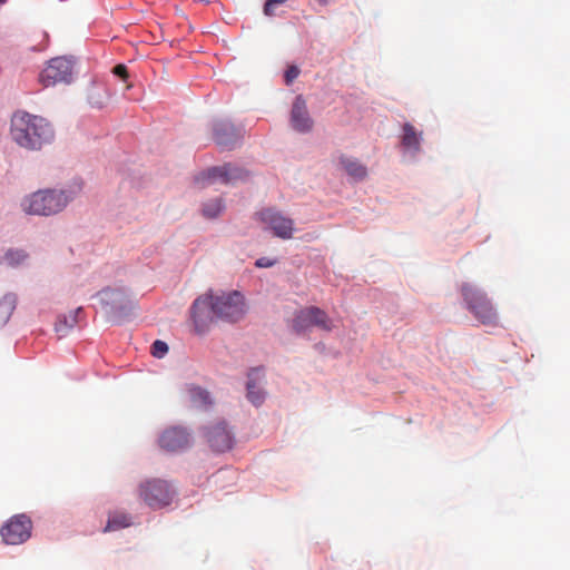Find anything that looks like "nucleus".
<instances>
[{"instance_id":"34","label":"nucleus","mask_w":570,"mask_h":570,"mask_svg":"<svg viewBox=\"0 0 570 570\" xmlns=\"http://www.w3.org/2000/svg\"><path fill=\"white\" fill-rule=\"evenodd\" d=\"M7 0H0V7L6 3Z\"/></svg>"},{"instance_id":"13","label":"nucleus","mask_w":570,"mask_h":570,"mask_svg":"<svg viewBox=\"0 0 570 570\" xmlns=\"http://www.w3.org/2000/svg\"><path fill=\"white\" fill-rule=\"evenodd\" d=\"M215 142L223 149H232L238 140V132L235 127L225 120H217L213 125Z\"/></svg>"},{"instance_id":"14","label":"nucleus","mask_w":570,"mask_h":570,"mask_svg":"<svg viewBox=\"0 0 570 570\" xmlns=\"http://www.w3.org/2000/svg\"><path fill=\"white\" fill-rule=\"evenodd\" d=\"M291 124L295 130L301 132L309 131L313 127V120L308 115L306 102L302 96H297L293 102Z\"/></svg>"},{"instance_id":"26","label":"nucleus","mask_w":570,"mask_h":570,"mask_svg":"<svg viewBox=\"0 0 570 570\" xmlns=\"http://www.w3.org/2000/svg\"><path fill=\"white\" fill-rule=\"evenodd\" d=\"M209 331V323H190L189 332L203 335Z\"/></svg>"},{"instance_id":"9","label":"nucleus","mask_w":570,"mask_h":570,"mask_svg":"<svg viewBox=\"0 0 570 570\" xmlns=\"http://www.w3.org/2000/svg\"><path fill=\"white\" fill-rule=\"evenodd\" d=\"M462 295L468 304V307L473 312L475 317L490 320L494 316L490 301L478 289L473 288L472 286L464 285L462 287Z\"/></svg>"},{"instance_id":"32","label":"nucleus","mask_w":570,"mask_h":570,"mask_svg":"<svg viewBox=\"0 0 570 570\" xmlns=\"http://www.w3.org/2000/svg\"><path fill=\"white\" fill-rule=\"evenodd\" d=\"M269 1L277 7V6L285 3L287 0H269Z\"/></svg>"},{"instance_id":"11","label":"nucleus","mask_w":570,"mask_h":570,"mask_svg":"<svg viewBox=\"0 0 570 570\" xmlns=\"http://www.w3.org/2000/svg\"><path fill=\"white\" fill-rule=\"evenodd\" d=\"M209 446L216 452H225L233 446V435L225 422H218L206 430Z\"/></svg>"},{"instance_id":"7","label":"nucleus","mask_w":570,"mask_h":570,"mask_svg":"<svg viewBox=\"0 0 570 570\" xmlns=\"http://www.w3.org/2000/svg\"><path fill=\"white\" fill-rule=\"evenodd\" d=\"M72 77V63L63 57L53 58L40 73V81L45 87L57 83H69Z\"/></svg>"},{"instance_id":"3","label":"nucleus","mask_w":570,"mask_h":570,"mask_svg":"<svg viewBox=\"0 0 570 570\" xmlns=\"http://www.w3.org/2000/svg\"><path fill=\"white\" fill-rule=\"evenodd\" d=\"M76 195L73 190L40 189L26 196L21 207L29 215L51 216L62 212Z\"/></svg>"},{"instance_id":"4","label":"nucleus","mask_w":570,"mask_h":570,"mask_svg":"<svg viewBox=\"0 0 570 570\" xmlns=\"http://www.w3.org/2000/svg\"><path fill=\"white\" fill-rule=\"evenodd\" d=\"M138 494L149 508L161 509L174 501L176 490L166 480L150 479L139 484Z\"/></svg>"},{"instance_id":"16","label":"nucleus","mask_w":570,"mask_h":570,"mask_svg":"<svg viewBox=\"0 0 570 570\" xmlns=\"http://www.w3.org/2000/svg\"><path fill=\"white\" fill-rule=\"evenodd\" d=\"M338 164L344 171L356 181L363 180L367 176V168L358 159L342 155Z\"/></svg>"},{"instance_id":"8","label":"nucleus","mask_w":570,"mask_h":570,"mask_svg":"<svg viewBox=\"0 0 570 570\" xmlns=\"http://www.w3.org/2000/svg\"><path fill=\"white\" fill-rule=\"evenodd\" d=\"M32 522L24 514L13 515L2 528L1 537L7 544H20L31 535Z\"/></svg>"},{"instance_id":"30","label":"nucleus","mask_w":570,"mask_h":570,"mask_svg":"<svg viewBox=\"0 0 570 570\" xmlns=\"http://www.w3.org/2000/svg\"><path fill=\"white\" fill-rule=\"evenodd\" d=\"M275 9H276V6H275V4H273L269 0H267V1L265 2V6H264V13H265L266 16H269V17L274 16V14H275Z\"/></svg>"},{"instance_id":"27","label":"nucleus","mask_w":570,"mask_h":570,"mask_svg":"<svg viewBox=\"0 0 570 570\" xmlns=\"http://www.w3.org/2000/svg\"><path fill=\"white\" fill-rule=\"evenodd\" d=\"M299 75V69L296 66H291L285 71V81L286 83H291L294 79H296Z\"/></svg>"},{"instance_id":"21","label":"nucleus","mask_w":570,"mask_h":570,"mask_svg":"<svg viewBox=\"0 0 570 570\" xmlns=\"http://www.w3.org/2000/svg\"><path fill=\"white\" fill-rule=\"evenodd\" d=\"M223 209L224 204L222 198H215L204 204L203 214L207 218H216Z\"/></svg>"},{"instance_id":"35","label":"nucleus","mask_w":570,"mask_h":570,"mask_svg":"<svg viewBox=\"0 0 570 570\" xmlns=\"http://www.w3.org/2000/svg\"><path fill=\"white\" fill-rule=\"evenodd\" d=\"M76 312H77V314L80 313L81 312V307H78Z\"/></svg>"},{"instance_id":"25","label":"nucleus","mask_w":570,"mask_h":570,"mask_svg":"<svg viewBox=\"0 0 570 570\" xmlns=\"http://www.w3.org/2000/svg\"><path fill=\"white\" fill-rule=\"evenodd\" d=\"M72 323H53V332L56 333L58 340L67 336L72 331Z\"/></svg>"},{"instance_id":"6","label":"nucleus","mask_w":570,"mask_h":570,"mask_svg":"<svg viewBox=\"0 0 570 570\" xmlns=\"http://www.w3.org/2000/svg\"><path fill=\"white\" fill-rule=\"evenodd\" d=\"M248 177V173L242 168L225 164L223 166H215L208 168L196 177V183L200 187L222 181L224 184H234L238 180H244Z\"/></svg>"},{"instance_id":"10","label":"nucleus","mask_w":570,"mask_h":570,"mask_svg":"<svg viewBox=\"0 0 570 570\" xmlns=\"http://www.w3.org/2000/svg\"><path fill=\"white\" fill-rule=\"evenodd\" d=\"M258 215L261 220L271 227L275 236L283 239L292 237L294 222L291 218L283 216L272 208L263 209Z\"/></svg>"},{"instance_id":"18","label":"nucleus","mask_w":570,"mask_h":570,"mask_svg":"<svg viewBox=\"0 0 570 570\" xmlns=\"http://www.w3.org/2000/svg\"><path fill=\"white\" fill-rule=\"evenodd\" d=\"M186 392L190 404L195 407L205 409L212 404L209 392L200 386L194 384L187 385Z\"/></svg>"},{"instance_id":"20","label":"nucleus","mask_w":570,"mask_h":570,"mask_svg":"<svg viewBox=\"0 0 570 570\" xmlns=\"http://www.w3.org/2000/svg\"><path fill=\"white\" fill-rule=\"evenodd\" d=\"M17 304V298L13 294L4 295L0 301V318H10Z\"/></svg>"},{"instance_id":"33","label":"nucleus","mask_w":570,"mask_h":570,"mask_svg":"<svg viewBox=\"0 0 570 570\" xmlns=\"http://www.w3.org/2000/svg\"><path fill=\"white\" fill-rule=\"evenodd\" d=\"M318 4L321 6H326L327 4V0H315Z\"/></svg>"},{"instance_id":"2","label":"nucleus","mask_w":570,"mask_h":570,"mask_svg":"<svg viewBox=\"0 0 570 570\" xmlns=\"http://www.w3.org/2000/svg\"><path fill=\"white\" fill-rule=\"evenodd\" d=\"M10 136L21 148L40 150L53 141L55 131L46 118L18 110L11 116Z\"/></svg>"},{"instance_id":"24","label":"nucleus","mask_w":570,"mask_h":570,"mask_svg":"<svg viewBox=\"0 0 570 570\" xmlns=\"http://www.w3.org/2000/svg\"><path fill=\"white\" fill-rule=\"evenodd\" d=\"M168 352V345L160 340H157L151 345V354L157 358H163Z\"/></svg>"},{"instance_id":"5","label":"nucleus","mask_w":570,"mask_h":570,"mask_svg":"<svg viewBox=\"0 0 570 570\" xmlns=\"http://www.w3.org/2000/svg\"><path fill=\"white\" fill-rule=\"evenodd\" d=\"M97 299L101 308L115 317L129 316L135 307L134 301L122 288H105L97 294Z\"/></svg>"},{"instance_id":"22","label":"nucleus","mask_w":570,"mask_h":570,"mask_svg":"<svg viewBox=\"0 0 570 570\" xmlns=\"http://www.w3.org/2000/svg\"><path fill=\"white\" fill-rule=\"evenodd\" d=\"M3 258L9 266L17 267L26 262L28 254L22 249H9Z\"/></svg>"},{"instance_id":"17","label":"nucleus","mask_w":570,"mask_h":570,"mask_svg":"<svg viewBox=\"0 0 570 570\" xmlns=\"http://www.w3.org/2000/svg\"><path fill=\"white\" fill-rule=\"evenodd\" d=\"M422 131H417L415 127L409 122L403 126L402 145L417 154L421 150Z\"/></svg>"},{"instance_id":"12","label":"nucleus","mask_w":570,"mask_h":570,"mask_svg":"<svg viewBox=\"0 0 570 570\" xmlns=\"http://www.w3.org/2000/svg\"><path fill=\"white\" fill-rule=\"evenodd\" d=\"M190 444V438L183 428L173 426L163 432L159 438V445L167 451H180Z\"/></svg>"},{"instance_id":"19","label":"nucleus","mask_w":570,"mask_h":570,"mask_svg":"<svg viewBox=\"0 0 570 570\" xmlns=\"http://www.w3.org/2000/svg\"><path fill=\"white\" fill-rule=\"evenodd\" d=\"M131 524V519L126 513H115L109 517L108 522L104 529L105 532L117 531L127 528Z\"/></svg>"},{"instance_id":"1","label":"nucleus","mask_w":570,"mask_h":570,"mask_svg":"<svg viewBox=\"0 0 570 570\" xmlns=\"http://www.w3.org/2000/svg\"><path fill=\"white\" fill-rule=\"evenodd\" d=\"M245 296L239 291L222 292L215 295L208 289L199 295L190 306L191 321H212L213 318H239L247 312Z\"/></svg>"},{"instance_id":"31","label":"nucleus","mask_w":570,"mask_h":570,"mask_svg":"<svg viewBox=\"0 0 570 570\" xmlns=\"http://www.w3.org/2000/svg\"><path fill=\"white\" fill-rule=\"evenodd\" d=\"M326 323H320V322H316V323H308L307 324V327L309 331H312L313 327H316V326H323L325 327Z\"/></svg>"},{"instance_id":"29","label":"nucleus","mask_w":570,"mask_h":570,"mask_svg":"<svg viewBox=\"0 0 570 570\" xmlns=\"http://www.w3.org/2000/svg\"><path fill=\"white\" fill-rule=\"evenodd\" d=\"M114 73L122 79H126L128 77V71L125 65H117L114 68Z\"/></svg>"},{"instance_id":"15","label":"nucleus","mask_w":570,"mask_h":570,"mask_svg":"<svg viewBox=\"0 0 570 570\" xmlns=\"http://www.w3.org/2000/svg\"><path fill=\"white\" fill-rule=\"evenodd\" d=\"M247 377V399L254 405L259 406L264 402L266 395L265 391L261 387V383L264 379V373L262 372L261 368H252L248 372Z\"/></svg>"},{"instance_id":"28","label":"nucleus","mask_w":570,"mask_h":570,"mask_svg":"<svg viewBox=\"0 0 570 570\" xmlns=\"http://www.w3.org/2000/svg\"><path fill=\"white\" fill-rule=\"evenodd\" d=\"M274 264H275V261H272L267 257H261L255 263V265L259 268L272 267Z\"/></svg>"},{"instance_id":"23","label":"nucleus","mask_w":570,"mask_h":570,"mask_svg":"<svg viewBox=\"0 0 570 570\" xmlns=\"http://www.w3.org/2000/svg\"><path fill=\"white\" fill-rule=\"evenodd\" d=\"M325 317L324 311L315 306H309L299 312L297 321H324Z\"/></svg>"}]
</instances>
